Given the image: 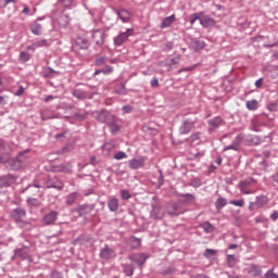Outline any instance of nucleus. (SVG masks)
Here are the masks:
<instances>
[{"instance_id":"f257e3e1","label":"nucleus","mask_w":278,"mask_h":278,"mask_svg":"<svg viewBox=\"0 0 278 278\" xmlns=\"http://www.w3.org/2000/svg\"><path fill=\"white\" fill-rule=\"evenodd\" d=\"M28 152L29 150L20 152L17 156L7 160V168H9V170H21L23 168V164L27 162V156H25V154Z\"/></svg>"},{"instance_id":"f03ea898","label":"nucleus","mask_w":278,"mask_h":278,"mask_svg":"<svg viewBox=\"0 0 278 278\" xmlns=\"http://www.w3.org/2000/svg\"><path fill=\"white\" fill-rule=\"evenodd\" d=\"M10 215L14 223H16V225H18L20 227L24 228L27 227V225H29V222H25V219L27 218V211L25 208H13Z\"/></svg>"},{"instance_id":"7ed1b4c3","label":"nucleus","mask_w":278,"mask_h":278,"mask_svg":"<svg viewBox=\"0 0 278 278\" xmlns=\"http://www.w3.org/2000/svg\"><path fill=\"white\" fill-rule=\"evenodd\" d=\"M92 116L98 121V123H102L103 125H108L111 119H113L116 115L112 114L108 109H101L92 112Z\"/></svg>"},{"instance_id":"20e7f679","label":"nucleus","mask_w":278,"mask_h":278,"mask_svg":"<svg viewBox=\"0 0 278 278\" xmlns=\"http://www.w3.org/2000/svg\"><path fill=\"white\" fill-rule=\"evenodd\" d=\"M45 188L62 191L64 190V182L58 177L47 176L42 179Z\"/></svg>"},{"instance_id":"39448f33","label":"nucleus","mask_w":278,"mask_h":278,"mask_svg":"<svg viewBox=\"0 0 278 278\" xmlns=\"http://www.w3.org/2000/svg\"><path fill=\"white\" fill-rule=\"evenodd\" d=\"M195 125H197V117L184 119L181 126L179 127L180 136H188V134L192 131V128Z\"/></svg>"},{"instance_id":"423d86ee","label":"nucleus","mask_w":278,"mask_h":278,"mask_svg":"<svg viewBox=\"0 0 278 278\" xmlns=\"http://www.w3.org/2000/svg\"><path fill=\"white\" fill-rule=\"evenodd\" d=\"M106 127H109L112 136H118L121 129H123V125H121V118L115 115V117L106 124Z\"/></svg>"},{"instance_id":"0eeeda50","label":"nucleus","mask_w":278,"mask_h":278,"mask_svg":"<svg viewBox=\"0 0 278 278\" xmlns=\"http://www.w3.org/2000/svg\"><path fill=\"white\" fill-rule=\"evenodd\" d=\"M100 260H114L116 257V251L106 243L104 247L100 250L99 253Z\"/></svg>"},{"instance_id":"6e6552de","label":"nucleus","mask_w":278,"mask_h":278,"mask_svg":"<svg viewBox=\"0 0 278 278\" xmlns=\"http://www.w3.org/2000/svg\"><path fill=\"white\" fill-rule=\"evenodd\" d=\"M16 184V176L13 174H4L0 176V189L10 188Z\"/></svg>"},{"instance_id":"1a4fd4ad","label":"nucleus","mask_w":278,"mask_h":278,"mask_svg":"<svg viewBox=\"0 0 278 278\" xmlns=\"http://www.w3.org/2000/svg\"><path fill=\"white\" fill-rule=\"evenodd\" d=\"M60 216V213L58 211H50L42 217V223L46 225V227H49L51 225H55V222L58 220V217Z\"/></svg>"},{"instance_id":"9d476101","label":"nucleus","mask_w":278,"mask_h":278,"mask_svg":"<svg viewBox=\"0 0 278 278\" xmlns=\"http://www.w3.org/2000/svg\"><path fill=\"white\" fill-rule=\"evenodd\" d=\"M93 210L94 204H78V206L74 208V212H76V214L81 218L83 216L91 214Z\"/></svg>"},{"instance_id":"9b49d317","label":"nucleus","mask_w":278,"mask_h":278,"mask_svg":"<svg viewBox=\"0 0 278 278\" xmlns=\"http://www.w3.org/2000/svg\"><path fill=\"white\" fill-rule=\"evenodd\" d=\"M149 257H151L149 253H139V254H134L128 258L130 260V262H136L139 268H142V266H144V263L149 260Z\"/></svg>"},{"instance_id":"f8f14e48","label":"nucleus","mask_w":278,"mask_h":278,"mask_svg":"<svg viewBox=\"0 0 278 278\" xmlns=\"http://www.w3.org/2000/svg\"><path fill=\"white\" fill-rule=\"evenodd\" d=\"M73 97L76 99H92V93L88 91L86 88H75L72 92Z\"/></svg>"},{"instance_id":"ddd939ff","label":"nucleus","mask_w":278,"mask_h":278,"mask_svg":"<svg viewBox=\"0 0 278 278\" xmlns=\"http://www.w3.org/2000/svg\"><path fill=\"white\" fill-rule=\"evenodd\" d=\"M56 21L61 29H66L71 25V15L66 11H62Z\"/></svg>"},{"instance_id":"4468645a","label":"nucleus","mask_w":278,"mask_h":278,"mask_svg":"<svg viewBox=\"0 0 278 278\" xmlns=\"http://www.w3.org/2000/svg\"><path fill=\"white\" fill-rule=\"evenodd\" d=\"M167 214L169 216H179L180 214H184V208L175 202H170L167 204Z\"/></svg>"},{"instance_id":"2eb2a0df","label":"nucleus","mask_w":278,"mask_h":278,"mask_svg":"<svg viewBox=\"0 0 278 278\" xmlns=\"http://www.w3.org/2000/svg\"><path fill=\"white\" fill-rule=\"evenodd\" d=\"M128 167L130 170H138V168H144V157L139 156L137 159H130L128 161Z\"/></svg>"},{"instance_id":"dca6fc26","label":"nucleus","mask_w":278,"mask_h":278,"mask_svg":"<svg viewBox=\"0 0 278 278\" xmlns=\"http://www.w3.org/2000/svg\"><path fill=\"white\" fill-rule=\"evenodd\" d=\"M92 38L96 45H98V47L103 46L105 43V30L103 29L93 30Z\"/></svg>"},{"instance_id":"f3484780","label":"nucleus","mask_w":278,"mask_h":278,"mask_svg":"<svg viewBox=\"0 0 278 278\" xmlns=\"http://www.w3.org/2000/svg\"><path fill=\"white\" fill-rule=\"evenodd\" d=\"M30 251L31 250L29 249V247L23 245L22 248L14 250L13 257H18L20 260H28Z\"/></svg>"},{"instance_id":"a211bd4d","label":"nucleus","mask_w":278,"mask_h":278,"mask_svg":"<svg viewBox=\"0 0 278 278\" xmlns=\"http://www.w3.org/2000/svg\"><path fill=\"white\" fill-rule=\"evenodd\" d=\"M251 184H253V178L240 180L239 190L241 194H251V190L249 189V186H251Z\"/></svg>"},{"instance_id":"6ab92c4d","label":"nucleus","mask_w":278,"mask_h":278,"mask_svg":"<svg viewBox=\"0 0 278 278\" xmlns=\"http://www.w3.org/2000/svg\"><path fill=\"white\" fill-rule=\"evenodd\" d=\"M129 31H132L131 29H127L124 33H121L118 36H116L113 41L115 47H121V45H124V42H127V39L129 38Z\"/></svg>"},{"instance_id":"aec40b11","label":"nucleus","mask_w":278,"mask_h":278,"mask_svg":"<svg viewBox=\"0 0 278 278\" xmlns=\"http://www.w3.org/2000/svg\"><path fill=\"white\" fill-rule=\"evenodd\" d=\"M115 13L118 16V18H121L122 23H129V21L131 20V13H129V11L125 9H115Z\"/></svg>"},{"instance_id":"412c9836","label":"nucleus","mask_w":278,"mask_h":278,"mask_svg":"<svg viewBox=\"0 0 278 278\" xmlns=\"http://www.w3.org/2000/svg\"><path fill=\"white\" fill-rule=\"evenodd\" d=\"M208 125L211 126L208 128L210 134H212L213 129H218L220 125H223V117L216 116L207 121Z\"/></svg>"},{"instance_id":"4be33fe9","label":"nucleus","mask_w":278,"mask_h":278,"mask_svg":"<svg viewBox=\"0 0 278 278\" xmlns=\"http://www.w3.org/2000/svg\"><path fill=\"white\" fill-rule=\"evenodd\" d=\"M248 274H250L251 277H262V266L257 264H251L248 267Z\"/></svg>"},{"instance_id":"5701e85b","label":"nucleus","mask_w":278,"mask_h":278,"mask_svg":"<svg viewBox=\"0 0 278 278\" xmlns=\"http://www.w3.org/2000/svg\"><path fill=\"white\" fill-rule=\"evenodd\" d=\"M200 25L204 28L214 27V25H216V21L207 15H200Z\"/></svg>"},{"instance_id":"b1692460","label":"nucleus","mask_w":278,"mask_h":278,"mask_svg":"<svg viewBox=\"0 0 278 278\" xmlns=\"http://www.w3.org/2000/svg\"><path fill=\"white\" fill-rule=\"evenodd\" d=\"M150 216L154 220H160L161 218H164V212H162V207L161 206L154 205L152 207Z\"/></svg>"},{"instance_id":"393cba45","label":"nucleus","mask_w":278,"mask_h":278,"mask_svg":"<svg viewBox=\"0 0 278 278\" xmlns=\"http://www.w3.org/2000/svg\"><path fill=\"white\" fill-rule=\"evenodd\" d=\"M76 47L80 49H90V41L86 37H77L76 38Z\"/></svg>"},{"instance_id":"a878e982","label":"nucleus","mask_w":278,"mask_h":278,"mask_svg":"<svg viewBox=\"0 0 278 278\" xmlns=\"http://www.w3.org/2000/svg\"><path fill=\"white\" fill-rule=\"evenodd\" d=\"M175 21H177V17H175V14H172L170 16L163 18V21L161 22V29H166L170 27V25H173Z\"/></svg>"},{"instance_id":"bb28decb","label":"nucleus","mask_w":278,"mask_h":278,"mask_svg":"<svg viewBox=\"0 0 278 278\" xmlns=\"http://www.w3.org/2000/svg\"><path fill=\"white\" fill-rule=\"evenodd\" d=\"M79 199V192L74 191L65 197V205H74V203Z\"/></svg>"},{"instance_id":"cd10ccee","label":"nucleus","mask_w":278,"mask_h":278,"mask_svg":"<svg viewBox=\"0 0 278 278\" xmlns=\"http://www.w3.org/2000/svg\"><path fill=\"white\" fill-rule=\"evenodd\" d=\"M88 242H90V238H86V236H84V235H80V236H78L76 239H74L73 241H72V244L74 245V247H84V244H86V243H88Z\"/></svg>"},{"instance_id":"c85d7f7f","label":"nucleus","mask_w":278,"mask_h":278,"mask_svg":"<svg viewBox=\"0 0 278 278\" xmlns=\"http://www.w3.org/2000/svg\"><path fill=\"white\" fill-rule=\"evenodd\" d=\"M267 204H268V197L266 195L256 197L255 207H257V210L264 207V205H267Z\"/></svg>"},{"instance_id":"c756f323","label":"nucleus","mask_w":278,"mask_h":278,"mask_svg":"<svg viewBox=\"0 0 278 278\" xmlns=\"http://www.w3.org/2000/svg\"><path fill=\"white\" fill-rule=\"evenodd\" d=\"M108 207L110 212H118L119 203L118 199L112 198L108 201Z\"/></svg>"},{"instance_id":"7c9ffc66","label":"nucleus","mask_w":278,"mask_h":278,"mask_svg":"<svg viewBox=\"0 0 278 278\" xmlns=\"http://www.w3.org/2000/svg\"><path fill=\"white\" fill-rule=\"evenodd\" d=\"M178 197H181V203H194L197 201V197L192 193H180Z\"/></svg>"},{"instance_id":"2f4dec72","label":"nucleus","mask_w":278,"mask_h":278,"mask_svg":"<svg viewBox=\"0 0 278 278\" xmlns=\"http://www.w3.org/2000/svg\"><path fill=\"white\" fill-rule=\"evenodd\" d=\"M30 31L35 36H40V34H42V25H40L38 22H35L30 25Z\"/></svg>"},{"instance_id":"473e14b6","label":"nucleus","mask_w":278,"mask_h":278,"mask_svg":"<svg viewBox=\"0 0 278 278\" xmlns=\"http://www.w3.org/2000/svg\"><path fill=\"white\" fill-rule=\"evenodd\" d=\"M40 118H41V121H51V119L55 118V114H53L49 110H45V111L40 112Z\"/></svg>"},{"instance_id":"72a5a7b5","label":"nucleus","mask_w":278,"mask_h":278,"mask_svg":"<svg viewBox=\"0 0 278 278\" xmlns=\"http://www.w3.org/2000/svg\"><path fill=\"white\" fill-rule=\"evenodd\" d=\"M101 73H103V75H110V73H114V67H112V65H106L101 70H96L93 75H101Z\"/></svg>"},{"instance_id":"f704fd0d","label":"nucleus","mask_w":278,"mask_h":278,"mask_svg":"<svg viewBox=\"0 0 278 278\" xmlns=\"http://www.w3.org/2000/svg\"><path fill=\"white\" fill-rule=\"evenodd\" d=\"M123 269H124V275H126V277H134V264H124L123 265Z\"/></svg>"},{"instance_id":"c9c22d12","label":"nucleus","mask_w":278,"mask_h":278,"mask_svg":"<svg viewBox=\"0 0 278 278\" xmlns=\"http://www.w3.org/2000/svg\"><path fill=\"white\" fill-rule=\"evenodd\" d=\"M200 227L205 231V233H213L214 231V225H212L210 222H203Z\"/></svg>"},{"instance_id":"e433bc0d","label":"nucleus","mask_w":278,"mask_h":278,"mask_svg":"<svg viewBox=\"0 0 278 278\" xmlns=\"http://www.w3.org/2000/svg\"><path fill=\"white\" fill-rule=\"evenodd\" d=\"M54 73H59V72H55L52 67H47L45 71H43V74H42V77L45 79H53L54 77Z\"/></svg>"},{"instance_id":"4c0bfd02","label":"nucleus","mask_w":278,"mask_h":278,"mask_svg":"<svg viewBox=\"0 0 278 278\" xmlns=\"http://www.w3.org/2000/svg\"><path fill=\"white\" fill-rule=\"evenodd\" d=\"M245 106L248 108V110L253 112L257 110V108H260V102H257V100H250V101H247Z\"/></svg>"},{"instance_id":"58836bf2","label":"nucleus","mask_w":278,"mask_h":278,"mask_svg":"<svg viewBox=\"0 0 278 278\" xmlns=\"http://www.w3.org/2000/svg\"><path fill=\"white\" fill-rule=\"evenodd\" d=\"M115 94H127V89L125 88V83H121L114 89Z\"/></svg>"},{"instance_id":"ea45409f","label":"nucleus","mask_w":278,"mask_h":278,"mask_svg":"<svg viewBox=\"0 0 278 278\" xmlns=\"http://www.w3.org/2000/svg\"><path fill=\"white\" fill-rule=\"evenodd\" d=\"M18 60H20V62H22V64H25V62H29V60H31V54H29L26 51H22L20 53Z\"/></svg>"},{"instance_id":"a19ab883","label":"nucleus","mask_w":278,"mask_h":278,"mask_svg":"<svg viewBox=\"0 0 278 278\" xmlns=\"http://www.w3.org/2000/svg\"><path fill=\"white\" fill-rule=\"evenodd\" d=\"M227 205V199L218 198L215 202L216 210H223Z\"/></svg>"},{"instance_id":"79ce46f5","label":"nucleus","mask_w":278,"mask_h":278,"mask_svg":"<svg viewBox=\"0 0 278 278\" xmlns=\"http://www.w3.org/2000/svg\"><path fill=\"white\" fill-rule=\"evenodd\" d=\"M26 203L29 207H40V201L36 198H28Z\"/></svg>"},{"instance_id":"37998d69","label":"nucleus","mask_w":278,"mask_h":278,"mask_svg":"<svg viewBox=\"0 0 278 278\" xmlns=\"http://www.w3.org/2000/svg\"><path fill=\"white\" fill-rule=\"evenodd\" d=\"M201 16H203L202 12L193 13L189 16V22L191 23V25H194L197 21H201Z\"/></svg>"},{"instance_id":"c03bdc74","label":"nucleus","mask_w":278,"mask_h":278,"mask_svg":"<svg viewBox=\"0 0 278 278\" xmlns=\"http://www.w3.org/2000/svg\"><path fill=\"white\" fill-rule=\"evenodd\" d=\"M143 134H148L149 136H157V129L151 128L149 126H142Z\"/></svg>"},{"instance_id":"a18cd8bd","label":"nucleus","mask_w":278,"mask_h":278,"mask_svg":"<svg viewBox=\"0 0 278 278\" xmlns=\"http://www.w3.org/2000/svg\"><path fill=\"white\" fill-rule=\"evenodd\" d=\"M226 261L228 268H233V266H236V255L228 254Z\"/></svg>"},{"instance_id":"49530a36","label":"nucleus","mask_w":278,"mask_h":278,"mask_svg":"<svg viewBox=\"0 0 278 278\" xmlns=\"http://www.w3.org/2000/svg\"><path fill=\"white\" fill-rule=\"evenodd\" d=\"M58 1L63 5V8H66V10H71L73 8V3H75V0H58Z\"/></svg>"},{"instance_id":"de8ad7c7","label":"nucleus","mask_w":278,"mask_h":278,"mask_svg":"<svg viewBox=\"0 0 278 278\" xmlns=\"http://www.w3.org/2000/svg\"><path fill=\"white\" fill-rule=\"evenodd\" d=\"M119 194L123 201H129V199H131V193H129V190L127 189H122Z\"/></svg>"},{"instance_id":"09e8293b","label":"nucleus","mask_w":278,"mask_h":278,"mask_svg":"<svg viewBox=\"0 0 278 278\" xmlns=\"http://www.w3.org/2000/svg\"><path fill=\"white\" fill-rule=\"evenodd\" d=\"M198 66H199V63L188 66V67H185V68H180V70H178L177 74L181 75V73H190V72L194 71V68H197Z\"/></svg>"},{"instance_id":"8fccbe9b","label":"nucleus","mask_w":278,"mask_h":278,"mask_svg":"<svg viewBox=\"0 0 278 278\" xmlns=\"http://www.w3.org/2000/svg\"><path fill=\"white\" fill-rule=\"evenodd\" d=\"M199 138H201V132H193L189 138H187L185 141L186 142H191V144L193 142H197V140H199Z\"/></svg>"},{"instance_id":"3c124183","label":"nucleus","mask_w":278,"mask_h":278,"mask_svg":"<svg viewBox=\"0 0 278 278\" xmlns=\"http://www.w3.org/2000/svg\"><path fill=\"white\" fill-rule=\"evenodd\" d=\"M238 147H240V143L238 141H233L230 146L224 148V151H238Z\"/></svg>"},{"instance_id":"603ef678","label":"nucleus","mask_w":278,"mask_h":278,"mask_svg":"<svg viewBox=\"0 0 278 278\" xmlns=\"http://www.w3.org/2000/svg\"><path fill=\"white\" fill-rule=\"evenodd\" d=\"M75 121H86L88 118V113H75Z\"/></svg>"},{"instance_id":"864d4df0","label":"nucleus","mask_w":278,"mask_h":278,"mask_svg":"<svg viewBox=\"0 0 278 278\" xmlns=\"http://www.w3.org/2000/svg\"><path fill=\"white\" fill-rule=\"evenodd\" d=\"M214 255H216V250L206 249L204 252V257H206L207 260H212Z\"/></svg>"},{"instance_id":"5fc2aeb1","label":"nucleus","mask_w":278,"mask_h":278,"mask_svg":"<svg viewBox=\"0 0 278 278\" xmlns=\"http://www.w3.org/2000/svg\"><path fill=\"white\" fill-rule=\"evenodd\" d=\"M268 112H277L278 102H269L266 105Z\"/></svg>"},{"instance_id":"6e6d98bb","label":"nucleus","mask_w":278,"mask_h":278,"mask_svg":"<svg viewBox=\"0 0 278 278\" xmlns=\"http://www.w3.org/2000/svg\"><path fill=\"white\" fill-rule=\"evenodd\" d=\"M265 278H278V275L275 274V267H271L265 273Z\"/></svg>"},{"instance_id":"4d7b16f0","label":"nucleus","mask_w":278,"mask_h":278,"mask_svg":"<svg viewBox=\"0 0 278 278\" xmlns=\"http://www.w3.org/2000/svg\"><path fill=\"white\" fill-rule=\"evenodd\" d=\"M202 49H205V42L201 40L195 41L194 51H201Z\"/></svg>"},{"instance_id":"13d9d810","label":"nucleus","mask_w":278,"mask_h":278,"mask_svg":"<svg viewBox=\"0 0 278 278\" xmlns=\"http://www.w3.org/2000/svg\"><path fill=\"white\" fill-rule=\"evenodd\" d=\"M34 43H35L36 49H40L42 47H47V45H49V41L47 39H42V40H39Z\"/></svg>"},{"instance_id":"bf43d9fd","label":"nucleus","mask_w":278,"mask_h":278,"mask_svg":"<svg viewBox=\"0 0 278 278\" xmlns=\"http://www.w3.org/2000/svg\"><path fill=\"white\" fill-rule=\"evenodd\" d=\"M230 205H236L237 207H244V200H230Z\"/></svg>"},{"instance_id":"052dcab7","label":"nucleus","mask_w":278,"mask_h":278,"mask_svg":"<svg viewBox=\"0 0 278 278\" xmlns=\"http://www.w3.org/2000/svg\"><path fill=\"white\" fill-rule=\"evenodd\" d=\"M123 114H131L134 112V106L127 104L122 108Z\"/></svg>"},{"instance_id":"680f3d73","label":"nucleus","mask_w":278,"mask_h":278,"mask_svg":"<svg viewBox=\"0 0 278 278\" xmlns=\"http://www.w3.org/2000/svg\"><path fill=\"white\" fill-rule=\"evenodd\" d=\"M17 0H0V9L8 8L10 3H16Z\"/></svg>"},{"instance_id":"e2e57ef3","label":"nucleus","mask_w":278,"mask_h":278,"mask_svg":"<svg viewBox=\"0 0 278 278\" xmlns=\"http://www.w3.org/2000/svg\"><path fill=\"white\" fill-rule=\"evenodd\" d=\"M108 62L106 56H100L99 59L96 60V66H103Z\"/></svg>"},{"instance_id":"0e129e2a","label":"nucleus","mask_w":278,"mask_h":278,"mask_svg":"<svg viewBox=\"0 0 278 278\" xmlns=\"http://www.w3.org/2000/svg\"><path fill=\"white\" fill-rule=\"evenodd\" d=\"M75 147L71 143L66 144L65 147L62 148L61 153H71Z\"/></svg>"},{"instance_id":"69168bd1","label":"nucleus","mask_w":278,"mask_h":278,"mask_svg":"<svg viewBox=\"0 0 278 278\" xmlns=\"http://www.w3.org/2000/svg\"><path fill=\"white\" fill-rule=\"evenodd\" d=\"M127 157V153L124 151H119L114 155V160H125Z\"/></svg>"},{"instance_id":"338daca9","label":"nucleus","mask_w":278,"mask_h":278,"mask_svg":"<svg viewBox=\"0 0 278 278\" xmlns=\"http://www.w3.org/2000/svg\"><path fill=\"white\" fill-rule=\"evenodd\" d=\"M151 88H159L160 87V79L157 77H153L150 81Z\"/></svg>"},{"instance_id":"774afa93","label":"nucleus","mask_w":278,"mask_h":278,"mask_svg":"<svg viewBox=\"0 0 278 278\" xmlns=\"http://www.w3.org/2000/svg\"><path fill=\"white\" fill-rule=\"evenodd\" d=\"M51 278H64V276L62 275V271L52 270L51 271Z\"/></svg>"}]
</instances>
